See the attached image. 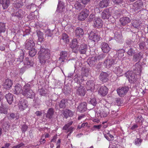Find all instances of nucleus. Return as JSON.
<instances>
[{"label": "nucleus", "mask_w": 148, "mask_h": 148, "mask_svg": "<svg viewBox=\"0 0 148 148\" xmlns=\"http://www.w3.org/2000/svg\"><path fill=\"white\" fill-rule=\"evenodd\" d=\"M111 15V13L108 9H104L101 14V17L104 19H108Z\"/></svg>", "instance_id": "obj_11"}, {"label": "nucleus", "mask_w": 148, "mask_h": 148, "mask_svg": "<svg viewBox=\"0 0 148 148\" xmlns=\"http://www.w3.org/2000/svg\"><path fill=\"white\" fill-rule=\"evenodd\" d=\"M75 9L78 10H80L85 7L84 6L82 5L79 2H76L75 4Z\"/></svg>", "instance_id": "obj_49"}, {"label": "nucleus", "mask_w": 148, "mask_h": 148, "mask_svg": "<svg viewBox=\"0 0 148 148\" xmlns=\"http://www.w3.org/2000/svg\"><path fill=\"white\" fill-rule=\"evenodd\" d=\"M86 109V102L81 103L77 107L78 111L81 113L84 112Z\"/></svg>", "instance_id": "obj_17"}, {"label": "nucleus", "mask_w": 148, "mask_h": 148, "mask_svg": "<svg viewBox=\"0 0 148 148\" xmlns=\"http://www.w3.org/2000/svg\"><path fill=\"white\" fill-rule=\"evenodd\" d=\"M10 119L15 120H17L19 118L17 114L11 113L10 114Z\"/></svg>", "instance_id": "obj_55"}, {"label": "nucleus", "mask_w": 148, "mask_h": 148, "mask_svg": "<svg viewBox=\"0 0 148 148\" xmlns=\"http://www.w3.org/2000/svg\"><path fill=\"white\" fill-rule=\"evenodd\" d=\"M24 64L25 65H27L28 66L29 65L30 66L28 67H30L31 66H32L34 64V62L32 60H29V58H26L24 60Z\"/></svg>", "instance_id": "obj_40"}, {"label": "nucleus", "mask_w": 148, "mask_h": 148, "mask_svg": "<svg viewBox=\"0 0 148 148\" xmlns=\"http://www.w3.org/2000/svg\"><path fill=\"white\" fill-rule=\"evenodd\" d=\"M36 32L38 37L39 41L40 42H43L44 41L43 33L40 31H37Z\"/></svg>", "instance_id": "obj_44"}, {"label": "nucleus", "mask_w": 148, "mask_h": 148, "mask_svg": "<svg viewBox=\"0 0 148 148\" xmlns=\"http://www.w3.org/2000/svg\"><path fill=\"white\" fill-rule=\"evenodd\" d=\"M88 49L87 45L83 44L80 46L79 49V51L80 54H85L86 53Z\"/></svg>", "instance_id": "obj_24"}, {"label": "nucleus", "mask_w": 148, "mask_h": 148, "mask_svg": "<svg viewBox=\"0 0 148 148\" xmlns=\"http://www.w3.org/2000/svg\"><path fill=\"white\" fill-rule=\"evenodd\" d=\"M75 32L76 36L79 37L82 36L84 34L83 29L79 27L76 28Z\"/></svg>", "instance_id": "obj_35"}, {"label": "nucleus", "mask_w": 148, "mask_h": 148, "mask_svg": "<svg viewBox=\"0 0 148 148\" xmlns=\"http://www.w3.org/2000/svg\"><path fill=\"white\" fill-rule=\"evenodd\" d=\"M89 14L88 10L85 8L79 14L78 16V19L79 20H84L86 18Z\"/></svg>", "instance_id": "obj_3"}, {"label": "nucleus", "mask_w": 148, "mask_h": 148, "mask_svg": "<svg viewBox=\"0 0 148 148\" xmlns=\"http://www.w3.org/2000/svg\"><path fill=\"white\" fill-rule=\"evenodd\" d=\"M22 87L21 85L19 84H16L14 87V94L16 95L22 94Z\"/></svg>", "instance_id": "obj_20"}, {"label": "nucleus", "mask_w": 148, "mask_h": 148, "mask_svg": "<svg viewBox=\"0 0 148 148\" xmlns=\"http://www.w3.org/2000/svg\"><path fill=\"white\" fill-rule=\"evenodd\" d=\"M142 56V53L141 52L136 53L134 56L133 60L135 62L137 61H138V62H139L141 59L143 58Z\"/></svg>", "instance_id": "obj_37"}, {"label": "nucleus", "mask_w": 148, "mask_h": 148, "mask_svg": "<svg viewBox=\"0 0 148 148\" xmlns=\"http://www.w3.org/2000/svg\"><path fill=\"white\" fill-rule=\"evenodd\" d=\"M27 8L29 9L31 12H34L36 10L37 6L34 3H32L30 5H28Z\"/></svg>", "instance_id": "obj_41"}, {"label": "nucleus", "mask_w": 148, "mask_h": 148, "mask_svg": "<svg viewBox=\"0 0 148 148\" xmlns=\"http://www.w3.org/2000/svg\"><path fill=\"white\" fill-rule=\"evenodd\" d=\"M97 62V58L94 56L89 58L87 60L88 64L90 66H94L96 64Z\"/></svg>", "instance_id": "obj_22"}, {"label": "nucleus", "mask_w": 148, "mask_h": 148, "mask_svg": "<svg viewBox=\"0 0 148 148\" xmlns=\"http://www.w3.org/2000/svg\"><path fill=\"white\" fill-rule=\"evenodd\" d=\"M75 88L77 95L81 97H83L85 95L86 91L85 88L83 86L79 85L76 86Z\"/></svg>", "instance_id": "obj_4"}, {"label": "nucleus", "mask_w": 148, "mask_h": 148, "mask_svg": "<svg viewBox=\"0 0 148 148\" xmlns=\"http://www.w3.org/2000/svg\"><path fill=\"white\" fill-rule=\"evenodd\" d=\"M29 50L30 51L29 52V56L31 57L34 56L36 53V50L33 47Z\"/></svg>", "instance_id": "obj_53"}, {"label": "nucleus", "mask_w": 148, "mask_h": 148, "mask_svg": "<svg viewBox=\"0 0 148 148\" xmlns=\"http://www.w3.org/2000/svg\"><path fill=\"white\" fill-rule=\"evenodd\" d=\"M99 78L102 82H105L108 80V75L106 73L103 72L101 73Z\"/></svg>", "instance_id": "obj_23"}, {"label": "nucleus", "mask_w": 148, "mask_h": 148, "mask_svg": "<svg viewBox=\"0 0 148 148\" xmlns=\"http://www.w3.org/2000/svg\"><path fill=\"white\" fill-rule=\"evenodd\" d=\"M129 90V88L127 86H125L119 87L117 89V91L119 95L121 97H124L127 93Z\"/></svg>", "instance_id": "obj_6"}, {"label": "nucleus", "mask_w": 148, "mask_h": 148, "mask_svg": "<svg viewBox=\"0 0 148 148\" xmlns=\"http://www.w3.org/2000/svg\"><path fill=\"white\" fill-rule=\"evenodd\" d=\"M99 115L101 117H106L107 116V113L105 109L102 108L99 111Z\"/></svg>", "instance_id": "obj_42"}, {"label": "nucleus", "mask_w": 148, "mask_h": 148, "mask_svg": "<svg viewBox=\"0 0 148 148\" xmlns=\"http://www.w3.org/2000/svg\"><path fill=\"white\" fill-rule=\"evenodd\" d=\"M25 95V96L30 98H32L34 96V92L31 89L27 93H26Z\"/></svg>", "instance_id": "obj_46"}, {"label": "nucleus", "mask_w": 148, "mask_h": 148, "mask_svg": "<svg viewBox=\"0 0 148 148\" xmlns=\"http://www.w3.org/2000/svg\"><path fill=\"white\" fill-rule=\"evenodd\" d=\"M67 53L65 51H62L60 53V57L59 58V61L60 63L64 62L67 58Z\"/></svg>", "instance_id": "obj_21"}, {"label": "nucleus", "mask_w": 148, "mask_h": 148, "mask_svg": "<svg viewBox=\"0 0 148 148\" xmlns=\"http://www.w3.org/2000/svg\"><path fill=\"white\" fill-rule=\"evenodd\" d=\"M31 83L29 82L27 84H25L23 86V91L22 92V94L25 96L26 93H27L31 89Z\"/></svg>", "instance_id": "obj_16"}, {"label": "nucleus", "mask_w": 148, "mask_h": 148, "mask_svg": "<svg viewBox=\"0 0 148 148\" xmlns=\"http://www.w3.org/2000/svg\"><path fill=\"white\" fill-rule=\"evenodd\" d=\"M101 47L102 51L105 53H108L110 49L108 44L105 42H103L101 44Z\"/></svg>", "instance_id": "obj_14"}, {"label": "nucleus", "mask_w": 148, "mask_h": 148, "mask_svg": "<svg viewBox=\"0 0 148 148\" xmlns=\"http://www.w3.org/2000/svg\"><path fill=\"white\" fill-rule=\"evenodd\" d=\"M28 126L24 124L22 126L21 130L23 133H25L27 130Z\"/></svg>", "instance_id": "obj_62"}, {"label": "nucleus", "mask_w": 148, "mask_h": 148, "mask_svg": "<svg viewBox=\"0 0 148 148\" xmlns=\"http://www.w3.org/2000/svg\"><path fill=\"white\" fill-rule=\"evenodd\" d=\"M120 21L122 25L125 26L130 23L131 20L128 17H123L120 18Z\"/></svg>", "instance_id": "obj_27"}, {"label": "nucleus", "mask_w": 148, "mask_h": 148, "mask_svg": "<svg viewBox=\"0 0 148 148\" xmlns=\"http://www.w3.org/2000/svg\"><path fill=\"white\" fill-rule=\"evenodd\" d=\"M13 84L11 80L7 79L5 80L3 84V86L4 88L9 90L12 86Z\"/></svg>", "instance_id": "obj_19"}, {"label": "nucleus", "mask_w": 148, "mask_h": 148, "mask_svg": "<svg viewBox=\"0 0 148 148\" xmlns=\"http://www.w3.org/2000/svg\"><path fill=\"white\" fill-rule=\"evenodd\" d=\"M133 5L135 10L140 9L143 6L142 2L140 1H137L134 3Z\"/></svg>", "instance_id": "obj_32"}, {"label": "nucleus", "mask_w": 148, "mask_h": 148, "mask_svg": "<svg viewBox=\"0 0 148 148\" xmlns=\"http://www.w3.org/2000/svg\"><path fill=\"white\" fill-rule=\"evenodd\" d=\"M67 104V100L66 99H62L60 101L59 104V108L61 109L65 108Z\"/></svg>", "instance_id": "obj_39"}, {"label": "nucleus", "mask_w": 148, "mask_h": 148, "mask_svg": "<svg viewBox=\"0 0 148 148\" xmlns=\"http://www.w3.org/2000/svg\"><path fill=\"white\" fill-rule=\"evenodd\" d=\"M102 21L99 18L95 19L94 22V26L95 27H100L102 26Z\"/></svg>", "instance_id": "obj_29"}, {"label": "nucleus", "mask_w": 148, "mask_h": 148, "mask_svg": "<svg viewBox=\"0 0 148 148\" xmlns=\"http://www.w3.org/2000/svg\"><path fill=\"white\" fill-rule=\"evenodd\" d=\"M133 72H134L136 74L139 75L141 73L142 71V66L138 63V62L133 66Z\"/></svg>", "instance_id": "obj_10"}, {"label": "nucleus", "mask_w": 148, "mask_h": 148, "mask_svg": "<svg viewBox=\"0 0 148 148\" xmlns=\"http://www.w3.org/2000/svg\"><path fill=\"white\" fill-rule=\"evenodd\" d=\"M38 92L41 96H45L47 93V91L44 88H41L38 90Z\"/></svg>", "instance_id": "obj_57"}, {"label": "nucleus", "mask_w": 148, "mask_h": 148, "mask_svg": "<svg viewBox=\"0 0 148 148\" xmlns=\"http://www.w3.org/2000/svg\"><path fill=\"white\" fill-rule=\"evenodd\" d=\"M78 41L77 40L76 38L74 39L73 40L71 44L70 45V47L73 49L75 48L78 46Z\"/></svg>", "instance_id": "obj_47"}, {"label": "nucleus", "mask_w": 148, "mask_h": 148, "mask_svg": "<svg viewBox=\"0 0 148 148\" xmlns=\"http://www.w3.org/2000/svg\"><path fill=\"white\" fill-rule=\"evenodd\" d=\"M132 24L133 27L136 29H138L140 25L139 21L137 20H134L133 21Z\"/></svg>", "instance_id": "obj_48"}, {"label": "nucleus", "mask_w": 148, "mask_h": 148, "mask_svg": "<svg viewBox=\"0 0 148 148\" xmlns=\"http://www.w3.org/2000/svg\"><path fill=\"white\" fill-rule=\"evenodd\" d=\"M143 141L141 138H137L135 140V144L136 145H140Z\"/></svg>", "instance_id": "obj_58"}, {"label": "nucleus", "mask_w": 148, "mask_h": 148, "mask_svg": "<svg viewBox=\"0 0 148 148\" xmlns=\"http://www.w3.org/2000/svg\"><path fill=\"white\" fill-rule=\"evenodd\" d=\"M90 39L94 42H98L100 40V38L98 33L95 31H91L89 34Z\"/></svg>", "instance_id": "obj_7"}, {"label": "nucleus", "mask_w": 148, "mask_h": 148, "mask_svg": "<svg viewBox=\"0 0 148 148\" xmlns=\"http://www.w3.org/2000/svg\"><path fill=\"white\" fill-rule=\"evenodd\" d=\"M134 53V50L132 48L130 49L127 52V54L130 56H132Z\"/></svg>", "instance_id": "obj_64"}, {"label": "nucleus", "mask_w": 148, "mask_h": 148, "mask_svg": "<svg viewBox=\"0 0 148 148\" xmlns=\"http://www.w3.org/2000/svg\"><path fill=\"white\" fill-rule=\"evenodd\" d=\"M125 51L123 49H121L118 50L116 53V55L119 58H121L124 56Z\"/></svg>", "instance_id": "obj_45"}, {"label": "nucleus", "mask_w": 148, "mask_h": 148, "mask_svg": "<svg viewBox=\"0 0 148 148\" xmlns=\"http://www.w3.org/2000/svg\"><path fill=\"white\" fill-rule=\"evenodd\" d=\"M136 73L132 71L127 72L125 74V76L128 78L129 82L131 83H135L137 81Z\"/></svg>", "instance_id": "obj_2"}, {"label": "nucleus", "mask_w": 148, "mask_h": 148, "mask_svg": "<svg viewBox=\"0 0 148 148\" xmlns=\"http://www.w3.org/2000/svg\"><path fill=\"white\" fill-rule=\"evenodd\" d=\"M74 80L77 83L82 85H85L86 80H84L82 75L76 74L74 76Z\"/></svg>", "instance_id": "obj_5"}, {"label": "nucleus", "mask_w": 148, "mask_h": 148, "mask_svg": "<svg viewBox=\"0 0 148 148\" xmlns=\"http://www.w3.org/2000/svg\"><path fill=\"white\" fill-rule=\"evenodd\" d=\"M73 113L71 110L69 109H66L63 113V114L64 116L66 119L68 118L69 117L72 116L73 115Z\"/></svg>", "instance_id": "obj_36"}, {"label": "nucleus", "mask_w": 148, "mask_h": 148, "mask_svg": "<svg viewBox=\"0 0 148 148\" xmlns=\"http://www.w3.org/2000/svg\"><path fill=\"white\" fill-rule=\"evenodd\" d=\"M24 14V11L21 10H20L17 12L12 14V17H16L19 20L23 18Z\"/></svg>", "instance_id": "obj_15"}, {"label": "nucleus", "mask_w": 148, "mask_h": 148, "mask_svg": "<svg viewBox=\"0 0 148 148\" xmlns=\"http://www.w3.org/2000/svg\"><path fill=\"white\" fill-rule=\"evenodd\" d=\"M54 111L53 108H50L48 110L46 114V117L49 119H51L53 117Z\"/></svg>", "instance_id": "obj_34"}, {"label": "nucleus", "mask_w": 148, "mask_h": 148, "mask_svg": "<svg viewBox=\"0 0 148 148\" xmlns=\"http://www.w3.org/2000/svg\"><path fill=\"white\" fill-rule=\"evenodd\" d=\"M62 39L65 43L69 42L68 36L66 33H63L62 35Z\"/></svg>", "instance_id": "obj_54"}, {"label": "nucleus", "mask_w": 148, "mask_h": 148, "mask_svg": "<svg viewBox=\"0 0 148 148\" xmlns=\"http://www.w3.org/2000/svg\"><path fill=\"white\" fill-rule=\"evenodd\" d=\"M5 97L9 104H11L13 101V94L9 93L5 95Z\"/></svg>", "instance_id": "obj_38"}, {"label": "nucleus", "mask_w": 148, "mask_h": 148, "mask_svg": "<svg viewBox=\"0 0 148 148\" xmlns=\"http://www.w3.org/2000/svg\"><path fill=\"white\" fill-rule=\"evenodd\" d=\"M101 127V125H94L90 128V130L92 132L93 131L98 130L99 131Z\"/></svg>", "instance_id": "obj_51"}, {"label": "nucleus", "mask_w": 148, "mask_h": 148, "mask_svg": "<svg viewBox=\"0 0 148 148\" xmlns=\"http://www.w3.org/2000/svg\"><path fill=\"white\" fill-rule=\"evenodd\" d=\"M46 34L45 38L48 39L49 37L50 38V40L51 39V37L53 34V32L49 29H47L45 32Z\"/></svg>", "instance_id": "obj_43"}, {"label": "nucleus", "mask_w": 148, "mask_h": 148, "mask_svg": "<svg viewBox=\"0 0 148 148\" xmlns=\"http://www.w3.org/2000/svg\"><path fill=\"white\" fill-rule=\"evenodd\" d=\"M82 76H85L87 77L89 73V71L88 69L87 68H83L82 70Z\"/></svg>", "instance_id": "obj_52"}, {"label": "nucleus", "mask_w": 148, "mask_h": 148, "mask_svg": "<svg viewBox=\"0 0 148 148\" xmlns=\"http://www.w3.org/2000/svg\"><path fill=\"white\" fill-rule=\"evenodd\" d=\"M108 89L105 86H101L98 90L99 94L102 96L106 95L108 93Z\"/></svg>", "instance_id": "obj_18"}, {"label": "nucleus", "mask_w": 148, "mask_h": 148, "mask_svg": "<svg viewBox=\"0 0 148 148\" xmlns=\"http://www.w3.org/2000/svg\"><path fill=\"white\" fill-rule=\"evenodd\" d=\"M115 63H116V61L115 60L108 58L106 59L104 63V65L106 68H109Z\"/></svg>", "instance_id": "obj_9"}, {"label": "nucleus", "mask_w": 148, "mask_h": 148, "mask_svg": "<svg viewBox=\"0 0 148 148\" xmlns=\"http://www.w3.org/2000/svg\"><path fill=\"white\" fill-rule=\"evenodd\" d=\"M18 105L19 110H23L27 107V102L23 99H22L20 101Z\"/></svg>", "instance_id": "obj_12"}, {"label": "nucleus", "mask_w": 148, "mask_h": 148, "mask_svg": "<svg viewBox=\"0 0 148 148\" xmlns=\"http://www.w3.org/2000/svg\"><path fill=\"white\" fill-rule=\"evenodd\" d=\"M109 3L110 0H102L100 2L99 6L100 8H103L107 7Z\"/></svg>", "instance_id": "obj_30"}, {"label": "nucleus", "mask_w": 148, "mask_h": 148, "mask_svg": "<svg viewBox=\"0 0 148 148\" xmlns=\"http://www.w3.org/2000/svg\"><path fill=\"white\" fill-rule=\"evenodd\" d=\"M10 3V0H0V4H2L3 9H7Z\"/></svg>", "instance_id": "obj_31"}, {"label": "nucleus", "mask_w": 148, "mask_h": 148, "mask_svg": "<svg viewBox=\"0 0 148 148\" xmlns=\"http://www.w3.org/2000/svg\"><path fill=\"white\" fill-rule=\"evenodd\" d=\"M35 43L32 38L27 39L25 42V49L27 50H30L34 47Z\"/></svg>", "instance_id": "obj_8"}, {"label": "nucleus", "mask_w": 148, "mask_h": 148, "mask_svg": "<svg viewBox=\"0 0 148 148\" xmlns=\"http://www.w3.org/2000/svg\"><path fill=\"white\" fill-rule=\"evenodd\" d=\"M8 60L9 61H10L11 63H13L14 61L16 62V58H14V56H12L11 55H10L8 57Z\"/></svg>", "instance_id": "obj_60"}, {"label": "nucleus", "mask_w": 148, "mask_h": 148, "mask_svg": "<svg viewBox=\"0 0 148 148\" xmlns=\"http://www.w3.org/2000/svg\"><path fill=\"white\" fill-rule=\"evenodd\" d=\"M124 0H112L113 3L117 5H120L121 6V4L123 3H124Z\"/></svg>", "instance_id": "obj_59"}, {"label": "nucleus", "mask_w": 148, "mask_h": 148, "mask_svg": "<svg viewBox=\"0 0 148 148\" xmlns=\"http://www.w3.org/2000/svg\"><path fill=\"white\" fill-rule=\"evenodd\" d=\"M136 121L139 123L142 122L143 121V119L141 116L140 115L136 118Z\"/></svg>", "instance_id": "obj_63"}, {"label": "nucleus", "mask_w": 148, "mask_h": 148, "mask_svg": "<svg viewBox=\"0 0 148 148\" xmlns=\"http://www.w3.org/2000/svg\"><path fill=\"white\" fill-rule=\"evenodd\" d=\"M20 56L19 58H16V63H17V64H19L21 62H23L24 58V52L22 50H21L19 51Z\"/></svg>", "instance_id": "obj_28"}, {"label": "nucleus", "mask_w": 148, "mask_h": 148, "mask_svg": "<svg viewBox=\"0 0 148 148\" xmlns=\"http://www.w3.org/2000/svg\"><path fill=\"white\" fill-rule=\"evenodd\" d=\"M85 84L87 85V88H88V89L92 90L94 89L95 83L92 80H90L87 82L86 81Z\"/></svg>", "instance_id": "obj_26"}, {"label": "nucleus", "mask_w": 148, "mask_h": 148, "mask_svg": "<svg viewBox=\"0 0 148 148\" xmlns=\"http://www.w3.org/2000/svg\"><path fill=\"white\" fill-rule=\"evenodd\" d=\"M5 30V23L0 22V33L4 32Z\"/></svg>", "instance_id": "obj_50"}, {"label": "nucleus", "mask_w": 148, "mask_h": 148, "mask_svg": "<svg viewBox=\"0 0 148 148\" xmlns=\"http://www.w3.org/2000/svg\"><path fill=\"white\" fill-rule=\"evenodd\" d=\"M114 39L117 42H120L122 41L123 36L120 32H116L114 34Z\"/></svg>", "instance_id": "obj_25"}, {"label": "nucleus", "mask_w": 148, "mask_h": 148, "mask_svg": "<svg viewBox=\"0 0 148 148\" xmlns=\"http://www.w3.org/2000/svg\"><path fill=\"white\" fill-rule=\"evenodd\" d=\"M112 71L116 74L118 76L120 77L122 75L123 69L120 68L119 66H114L113 67Z\"/></svg>", "instance_id": "obj_13"}, {"label": "nucleus", "mask_w": 148, "mask_h": 148, "mask_svg": "<svg viewBox=\"0 0 148 148\" xmlns=\"http://www.w3.org/2000/svg\"><path fill=\"white\" fill-rule=\"evenodd\" d=\"M0 112L2 113L7 114L8 113L7 109L6 108L0 107Z\"/></svg>", "instance_id": "obj_61"}, {"label": "nucleus", "mask_w": 148, "mask_h": 148, "mask_svg": "<svg viewBox=\"0 0 148 148\" xmlns=\"http://www.w3.org/2000/svg\"><path fill=\"white\" fill-rule=\"evenodd\" d=\"M23 5V3L22 1H20L18 3H15L14 6L15 8H18L21 7Z\"/></svg>", "instance_id": "obj_56"}, {"label": "nucleus", "mask_w": 148, "mask_h": 148, "mask_svg": "<svg viewBox=\"0 0 148 148\" xmlns=\"http://www.w3.org/2000/svg\"><path fill=\"white\" fill-rule=\"evenodd\" d=\"M64 3L61 1H59L58 5L57 11H59V12H63V9H64Z\"/></svg>", "instance_id": "obj_33"}, {"label": "nucleus", "mask_w": 148, "mask_h": 148, "mask_svg": "<svg viewBox=\"0 0 148 148\" xmlns=\"http://www.w3.org/2000/svg\"><path fill=\"white\" fill-rule=\"evenodd\" d=\"M38 54V58L41 64H44L45 63L49 62V59L50 58V52L49 49L41 47Z\"/></svg>", "instance_id": "obj_1"}]
</instances>
